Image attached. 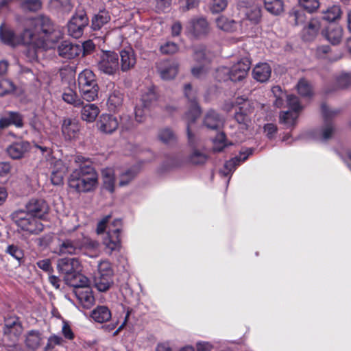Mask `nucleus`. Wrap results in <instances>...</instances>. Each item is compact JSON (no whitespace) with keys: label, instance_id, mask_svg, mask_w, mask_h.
<instances>
[{"label":"nucleus","instance_id":"obj_64","mask_svg":"<svg viewBox=\"0 0 351 351\" xmlns=\"http://www.w3.org/2000/svg\"><path fill=\"white\" fill-rule=\"evenodd\" d=\"M36 265L40 269L45 271L48 274H51L53 271L51 266V262L49 258L40 260L36 263Z\"/></svg>","mask_w":351,"mask_h":351},{"label":"nucleus","instance_id":"obj_26","mask_svg":"<svg viewBox=\"0 0 351 351\" xmlns=\"http://www.w3.org/2000/svg\"><path fill=\"white\" fill-rule=\"evenodd\" d=\"M58 254H76L80 252V242L71 239L60 240L58 248L56 251Z\"/></svg>","mask_w":351,"mask_h":351},{"label":"nucleus","instance_id":"obj_6","mask_svg":"<svg viewBox=\"0 0 351 351\" xmlns=\"http://www.w3.org/2000/svg\"><path fill=\"white\" fill-rule=\"evenodd\" d=\"M287 101L289 110L280 112L279 121L286 128H291L296 124L302 106L300 104L298 98L295 95H287Z\"/></svg>","mask_w":351,"mask_h":351},{"label":"nucleus","instance_id":"obj_27","mask_svg":"<svg viewBox=\"0 0 351 351\" xmlns=\"http://www.w3.org/2000/svg\"><path fill=\"white\" fill-rule=\"evenodd\" d=\"M189 29L192 34L196 37L206 35L209 31L207 21L203 17L194 19L191 21Z\"/></svg>","mask_w":351,"mask_h":351},{"label":"nucleus","instance_id":"obj_60","mask_svg":"<svg viewBox=\"0 0 351 351\" xmlns=\"http://www.w3.org/2000/svg\"><path fill=\"white\" fill-rule=\"evenodd\" d=\"M14 90L13 83L8 80H1L0 81V96H3Z\"/></svg>","mask_w":351,"mask_h":351},{"label":"nucleus","instance_id":"obj_16","mask_svg":"<svg viewBox=\"0 0 351 351\" xmlns=\"http://www.w3.org/2000/svg\"><path fill=\"white\" fill-rule=\"evenodd\" d=\"M108 88L110 89V93L106 102L108 109L111 112H117L122 107L123 103V94L113 83H110L108 85Z\"/></svg>","mask_w":351,"mask_h":351},{"label":"nucleus","instance_id":"obj_23","mask_svg":"<svg viewBox=\"0 0 351 351\" xmlns=\"http://www.w3.org/2000/svg\"><path fill=\"white\" fill-rule=\"evenodd\" d=\"M121 62L119 68L123 72H126L133 69L136 63V58L134 51L131 48H127L120 51Z\"/></svg>","mask_w":351,"mask_h":351},{"label":"nucleus","instance_id":"obj_36","mask_svg":"<svg viewBox=\"0 0 351 351\" xmlns=\"http://www.w3.org/2000/svg\"><path fill=\"white\" fill-rule=\"evenodd\" d=\"M321 25L318 20L312 19L306 27L303 29L302 38L306 41L312 40L317 36Z\"/></svg>","mask_w":351,"mask_h":351},{"label":"nucleus","instance_id":"obj_11","mask_svg":"<svg viewBox=\"0 0 351 351\" xmlns=\"http://www.w3.org/2000/svg\"><path fill=\"white\" fill-rule=\"evenodd\" d=\"M88 24V19L85 12L78 11L68 23V33L71 36L78 38L82 36L84 29Z\"/></svg>","mask_w":351,"mask_h":351},{"label":"nucleus","instance_id":"obj_32","mask_svg":"<svg viewBox=\"0 0 351 351\" xmlns=\"http://www.w3.org/2000/svg\"><path fill=\"white\" fill-rule=\"evenodd\" d=\"M90 317L97 323H104L109 321L112 317L110 310L106 306H97L90 313Z\"/></svg>","mask_w":351,"mask_h":351},{"label":"nucleus","instance_id":"obj_53","mask_svg":"<svg viewBox=\"0 0 351 351\" xmlns=\"http://www.w3.org/2000/svg\"><path fill=\"white\" fill-rule=\"evenodd\" d=\"M136 172L132 169H128L121 173L119 176V185L124 186L128 185L135 177Z\"/></svg>","mask_w":351,"mask_h":351},{"label":"nucleus","instance_id":"obj_41","mask_svg":"<svg viewBox=\"0 0 351 351\" xmlns=\"http://www.w3.org/2000/svg\"><path fill=\"white\" fill-rule=\"evenodd\" d=\"M99 113V109L95 104H86L83 106L81 116L82 119L87 122H93Z\"/></svg>","mask_w":351,"mask_h":351},{"label":"nucleus","instance_id":"obj_9","mask_svg":"<svg viewBox=\"0 0 351 351\" xmlns=\"http://www.w3.org/2000/svg\"><path fill=\"white\" fill-rule=\"evenodd\" d=\"M235 104L238 106L235 112V120L241 130H247L251 124L250 114L253 112L252 104L243 97H239L236 99Z\"/></svg>","mask_w":351,"mask_h":351},{"label":"nucleus","instance_id":"obj_50","mask_svg":"<svg viewBox=\"0 0 351 351\" xmlns=\"http://www.w3.org/2000/svg\"><path fill=\"white\" fill-rule=\"evenodd\" d=\"M298 93L302 97H310L312 93V87L305 79H301L297 84Z\"/></svg>","mask_w":351,"mask_h":351},{"label":"nucleus","instance_id":"obj_44","mask_svg":"<svg viewBox=\"0 0 351 351\" xmlns=\"http://www.w3.org/2000/svg\"><path fill=\"white\" fill-rule=\"evenodd\" d=\"M79 90L84 99L92 101L97 97L99 87L97 84H93L91 86L79 88Z\"/></svg>","mask_w":351,"mask_h":351},{"label":"nucleus","instance_id":"obj_1","mask_svg":"<svg viewBox=\"0 0 351 351\" xmlns=\"http://www.w3.org/2000/svg\"><path fill=\"white\" fill-rule=\"evenodd\" d=\"M59 35V32L54 29L51 20L44 16L29 19L20 36L4 24L0 26V40L12 47L23 44L32 47L33 50L28 52L32 60L37 58V49L52 48Z\"/></svg>","mask_w":351,"mask_h":351},{"label":"nucleus","instance_id":"obj_51","mask_svg":"<svg viewBox=\"0 0 351 351\" xmlns=\"http://www.w3.org/2000/svg\"><path fill=\"white\" fill-rule=\"evenodd\" d=\"M341 13V12L339 6L333 5L324 13L323 19L327 21L332 22L339 19Z\"/></svg>","mask_w":351,"mask_h":351},{"label":"nucleus","instance_id":"obj_56","mask_svg":"<svg viewBox=\"0 0 351 351\" xmlns=\"http://www.w3.org/2000/svg\"><path fill=\"white\" fill-rule=\"evenodd\" d=\"M5 252L16 260L20 261L23 257V252L17 245H8Z\"/></svg>","mask_w":351,"mask_h":351},{"label":"nucleus","instance_id":"obj_37","mask_svg":"<svg viewBox=\"0 0 351 351\" xmlns=\"http://www.w3.org/2000/svg\"><path fill=\"white\" fill-rule=\"evenodd\" d=\"M216 25L218 28L226 32H235L237 31L240 25H239L234 20L229 19L225 16H220L216 19Z\"/></svg>","mask_w":351,"mask_h":351},{"label":"nucleus","instance_id":"obj_63","mask_svg":"<svg viewBox=\"0 0 351 351\" xmlns=\"http://www.w3.org/2000/svg\"><path fill=\"white\" fill-rule=\"evenodd\" d=\"M178 51V45L173 42H167L160 46V51L164 54H173Z\"/></svg>","mask_w":351,"mask_h":351},{"label":"nucleus","instance_id":"obj_55","mask_svg":"<svg viewBox=\"0 0 351 351\" xmlns=\"http://www.w3.org/2000/svg\"><path fill=\"white\" fill-rule=\"evenodd\" d=\"M41 5L40 0H27L22 3L21 8L25 11L36 12L40 9Z\"/></svg>","mask_w":351,"mask_h":351},{"label":"nucleus","instance_id":"obj_15","mask_svg":"<svg viewBox=\"0 0 351 351\" xmlns=\"http://www.w3.org/2000/svg\"><path fill=\"white\" fill-rule=\"evenodd\" d=\"M23 332V327L16 317H10L5 319L3 332L11 341L16 342Z\"/></svg>","mask_w":351,"mask_h":351},{"label":"nucleus","instance_id":"obj_4","mask_svg":"<svg viewBox=\"0 0 351 351\" xmlns=\"http://www.w3.org/2000/svg\"><path fill=\"white\" fill-rule=\"evenodd\" d=\"M184 93L189 101V109L185 114L187 123V134L189 142L191 145H194L193 136L191 130V123L195 121L200 114V108L197 100V90L193 88L190 84L184 86Z\"/></svg>","mask_w":351,"mask_h":351},{"label":"nucleus","instance_id":"obj_61","mask_svg":"<svg viewBox=\"0 0 351 351\" xmlns=\"http://www.w3.org/2000/svg\"><path fill=\"white\" fill-rule=\"evenodd\" d=\"M148 108H145L141 104H138L136 106L134 113L136 121L138 123L143 121L148 112Z\"/></svg>","mask_w":351,"mask_h":351},{"label":"nucleus","instance_id":"obj_3","mask_svg":"<svg viewBox=\"0 0 351 351\" xmlns=\"http://www.w3.org/2000/svg\"><path fill=\"white\" fill-rule=\"evenodd\" d=\"M11 218L19 228L28 234H37L43 230V225L38 219L25 210L13 212Z\"/></svg>","mask_w":351,"mask_h":351},{"label":"nucleus","instance_id":"obj_34","mask_svg":"<svg viewBox=\"0 0 351 351\" xmlns=\"http://www.w3.org/2000/svg\"><path fill=\"white\" fill-rule=\"evenodd\" d=\"M323 34L330 43L337 45L342 39L343 29L338 25H330Z\"/></svg>","mask_w":351,"mask_h":351},{"label":"nucleus","instance_id":"obj_35","mask_svg":"<svg viewBox=\"0 0 351 351\" xmlns=\"http://www.w3.org/2000/svg\"><path fill=\"white\" fill-rule=\"evenodd\" d=\"M29 148V143L27 142H19L10 145L7 148L8 154L13 159H19Z\"/></svg>","mask_w":351,"mask_h":351},{"label":"nucleus","instance_id":"obj_20","mask_svg":"<svg viewBox=\"0 0 351 351\" xmlns=\"http://www.w3.org/2000/svg\"><path fill=\"white\" fill-rule=\"evenodd\" d=\"M157 69L162 79L169 80L177 75L178 64L174 61L164 60L158 64Z\"/></svg>","mask_w":351,"mask_h":351},{"label":"nucleus","instance_id":"obj_42","mask_svg":"<svg viewBox=\"0 0 351 351\" xmlns=\"http://www.w3.org/2000/svg\"><path fill=\"white\" fill-rule=\"evenodd\" d=\"M62 98L64 101L74 107H80L83 104L82 101L78 97L76 92L71 88H67L64 90Z\"/></svg>","mask_w":351,"mask_h":351},{"label":"nucleus","instance_id":"obj_52","mask_svg":"<svg viewBox=\"0 0 351 351\" xmlns=\"http://www.w3.org/2000/svg\"><path fill=\"white\" fill-rule=\"evenodd\" d=\"M63 339L56 335H51L48 339L46 346L43 348V351H51L56 346H62L63 344Z\"/></svg>","mask_w":351,"mask_h":351},{"label":"nucleus","instance_id":"obj_13","mask_svg":"<svg viewBox=\"0 0 351 351\" xmlns=\"http://www.w3.org/2000/svg\"><path fill=\"white\" fill-rule=\"evenodd\" d=\"M57 269L59 272L65 275L69 281L71 277L80 271L81 264L76 258H62L58 261Z\"/></svg>","mask_w":351,"mask_h":351},{"label":"nucleus","instance_id":"obj_18","mask_svg":"<svg viewBox=\"0 0 351 351\" xmlns=\"http://www.w3.org/2000/svg\"><path fill=\"white\" fill-rule=\"evenodd\" d=\"M25 210L41 219L48 213L49 206L44 199L32 198L26 204Z\"/></svg>","mask_w":351,"mask_h":351},{"label":"nucleus","instance_id":"obj_33","mask_svg":"<svg viewBox=\"0 0 351 351\" xmlns=\"http://www.w3.org/2000/svg\"><path fill=\"white\" fill-rule=\"evenodd\" d=\"M66 168L61 160H56L51 171V180L53 185H59L62 181Z\"/></svg>","mask_w":351,"mask_h":351},{"label":"nucleus","instance_id":"obj_59","mask_svg":"<svg viewBox=\"0 0 351 351\" xmlns=\"http://www.w3.org/2000/svg\"><path fill=\"white\" fill-rule=\"evenodd\" d=\"M183 162L184 160L180 156H174L166 161L165 165V169L169 170L171 169L180 167L182 165Z\"/></svg>","mask_w":351,"mask_h":351},{"label":"nucleus","instance_id":"obj_43","mask_svg":"<svg viewBox=\"0 0 351 351\" xmlns=\"http://www.w3.org/2000/svg\"><path fill=\"white\" fill-rule=\"evenodd\" d=\"M68 283L70 285L75 287V289L80 288L89 287L88 278L84 276V275L80 274L79 271L74 274V276L70 278V280L68 281Z\"/></svg>","mask_w":351,"mask_h":351},{"label":"nucleus","instance_id":"obj_49","mask_svg":"<svg viewBox=\"0 0 351 351\" xmlns=\"http://www.w3.org/2000/svg\"><path fill=\"white\" fill-rule=\"evenodd\" d=\"M156 99V94L153 88H148L141 95L140 104L145 108H149Z\"/></svg>","mask_w":351,"mask_h":351},{"label":"nucleus","instance_id":"obj_47","mask_svg":"<svg viewBox=\"0 0 351 351\" xmlns=\"http://www.w3.org/2000/svg\"><path fill=\"white\" fill-rule=\"evenodd\" d=\"M49 4L51 8L64 13L70 12L73 8L71 0H50Z\"/></svg>","mask_w":351,"mask_h":351},{"label":"nucleus","instance_id":"obj_46","mask_svg":"<svg viewBox=\"0 0 351 351\" xmlns=\"http://www.w3.org/2000/svg\"><path fill=\"white\" fill-rule=\"evenodd\" d=\"M266 10L273 14H279L283 10L282 0H263Z\"/></svg>","mask_w":351,"mask_h":351},{"label":"nucleus","instance_id":"obj_57","mask_svg":"<svg viewBox=\"0 0 351 351\" xmlns=\"http://www.w3.org/2000/svg\"><path fill=\"white\" fill-rule=\"evenodd\" d=\"M158 138L165 143L173 141L176 139L175 134L169 128L161 130L158 133Z\"/></svg>","mask_w":351,"mask_h":351},{"label":"nucleus","instance_id":"obj_24","mask_svg":"<svg viewBox=\"0 0 351 351\" xmlns=\"http://www.w3.org/2000/svg\"><path fill=\"white\" fill-rule=\"evenodd\" d=\"M80 245V252L90 258H97L101 253L99 242L90 238H84Z\"/></svg>","mask_w":351,"mask_h":351},{"label":"nucleus","instance_id":"obj_62","mask_svg":"<svg viewBox=\"0 0 351 351\" xmlns=\"http://www.w3.org/2000/svg\"><path fill=\"white\" fill-rule=\"evenodd\" d=\"M300 5L308 12H312L319 7L317 0H300Z\"/></svg>","mask_w":351,"mask_h":351},{"label":"nucleus","instance_id":"obj_12","mask_svg":"<svg viewBox=\"0 0 351 351\" xmlns=\"http://www.w3.org/2000/svg\"><path fill=\"white\" fill-rule=\"evenodd\" d=\"M252 154V150L251 149H246L241 152L239 156L232 158L224 164L223 167L219 171V173L221 176L228 178L226 180L227 184L229 182L230 177L236 167L247 160Z\"/></svg>","mask_w":351,"mask_h":351},{"label":"nucleus","instance_id":"obj_45","mask_svg":"<svg viewBox=\"0 0 351 351\" xmlns=\"http://www.w3.org/2000/svg\"><path fill=\"white\" fill-rule=\"evenodd\" d=\"M207 158L208 156L204 151L194 148L189 156V161L193 165H202Z\"/></svg>","mask_w":351,"mask_h":351},{"label":"nucleus","instance_id":"obj_40","mask_svg":"<svg viewBox=\"0 0 351 351\" xmlns=\"http://www.w3.org/2000/svg\"><path fill=\"white\" fill-rule=\"evenodd\" d=\"M110 21V15L109 12L105 10H100L92 19V28L94 30H99Z\"/></svg>","mask_w":351,"mask_h":351},{"label":"nucleus","instance_id":"obj_54","mask_svg":"<svg viewBox=\"0 0 351 351\" xmlns=\"http://www.w3.org/2000/svg\"><path fill=\"white\" fill-rule=\"evenodd\" d=\"M213 149L215 152H221L226 146L225 134L223 132L217 134L216 137L213 139Z\"/></svg>","mask_w":351,"mask_h":351},{"label":"nucleus","instance_id":"obj_39","mask_svg":"<svg viewBox=\"0 0 351 351\" xmlns=\"http://www.w3.org/2000/svg\"><path fill=\"white\" fill-rule=\"evenodd\" d=\"M77 81L79 88H86L93 84H97L95 74L92 71L88 69H85L79 74Z\"/></svg>","mask_w":351,"mask_h":351},{"label":"nucleus","instance_id":"obj_8","mask_svg":"<svg viewBox=\"0 0 351 351\" xmlns=\"http://www.w3.org/2000/svg\"><path fill=\"white\" fill-rule=\"evenodd\" d=\"M321 110L324 124L322 129L316 132L315 138L320 141H326L332 136L334 132L332 119L338 114L339 111L331 109L326 104L322 105Z\"/></svg>","mask_w":351,"mask_h":351},{"label":"nucleus","instance_id":"obj_17","mask_svg":"<svg viewBox=\"0 0 351 351\" xmlns=\"http://www.w3.org/2000/svg\"><path fill=\"white\" fill-rule=\"evenodd\" d=\"M44 341L45 336L39 330H29L24 335V344L29 351H36Z\"/></svg>","mask_w":351,"mask_h":351},{"label":"nucleus","instance_id":"obj_58","mask_svg":"<svg viewBox=\"0 0 351 351\" xmlns=\"http://www.w3.org/2000/svg\"><path fill=\"white\" fill-rule=\"evenodd\" d=\"M227 5L228 0H212L210 9L212 13H219L223 12Z\"/></svg>","mask_w":351,"mask_h":351},{"label":"nucleus","instance_id":"obj_10","mask_svg":"<svg viewBox=\"0 0 351 351\" xmlns=\"http://www.w3.org/2000/svg\"><path fill=\"white\" fill-rule=\"evenodd\" d=\"M97 66L101 72L112 75L119 69V56L113 51H104L100 56Z\"/></svg>","mask_w":351,"mask_h":351},{"label":"nucleus","instance_id":"obj_19","mask_svg":"<svg viewBox=\"0 0 351 351\" xmlns=\"http://www.w3.org/2000/svg\"><path fill=\"white\" fill-rule=\"evenodd\" d=\"M250 68V62L247 58H243L230 69V80L241 81L244 79Z\"/></svg>","mask_w":351,"mask_h":351},{"label":"nucleus","instance_id":"obj_38","mask_svg":"<svg viewBox=\"0 0 351 351\" xmlns=\"http://www.w3.org/2000/svg\"><path fill=\"white\" fill-rule=\"evenodd\" d=\"M10 125H14L17 128H21L23 125L22 116L18 112H10L8 116L0 119L1 128H5Z\"/></svg>","mask_w":351,"mask_h":351},{"label":"nucleus","instance_id":"obj_2","mask_svg":"<svg viewBox=\"0 0 351 351\" xmlns=\"http://www.w3.org/2000/svg\"><path fill=\"white\" fill-rule=\"evenodd\" d=\"M75 162L77 167L69 177V186L77 193L94 191L98 186L99 176L92 162L88 158L77 156Z\"/></svg>","mask_w":351,"mask_h":351},{"label":"nucleus","instance_id":"obj_28","mask_svg":"<svg viewBox=\"0 0 351 351\" xmlns=\"http://www.w3.org/2000/svg\"><path fill=\"white\" fill-rule=\"evenodd\" d=\"M245 19H243L240 23V27L243 30H247L248 27V21L252 24H257L261 16V9L258 6H254L245 12Z\"/></svg>","mask_w":351,"mask_h":351},{"label":"nucleus","instance_id":"obj_7","mask_svg":"<svg viewBox=\"0 0 351 351\" xmlns=\"http://www.w3.org/2000/svg\"><path fill=\"white\" fill-rule=\"evenodd\" d=\"M122 222L120 219H114L108 227L106 237L103 239L107 253L111 254L121 247L120 232Z\"/></svg>","mask_w":351,"mask_h":351},{"label":"nucleus","instance_id":"obj_25","mask_svg":"<svg viewBox=\"0 0 351 351\" xmlns=\"http://www.w3.org/2000/svg\"><path fill=\"white\" fill-rule=\"evenodd\" d=\"M102 187L104 190L113 193L116 189V174L114 169L107 167L101 170Z\"/></svg>","mask_w":351,"mask_h":351},{"label":"nucleus","instance_id":"obj_30","mask_svg":"<svg viewBox=\"0 0 351 351\" xmlns=\"http://www.w3.org/2000/svg\"><path fill=\"white\" fill-rule=\"evenodd\" d=\"M223 124V119L215 110H208L204 119V125L210 130H218Z\"/></svg>","mask_w":351,"mask_h":351},{"label":"nucleus","instance_id":"obj_5","mask_svg":"<svg viewBox=\"0 0 351 351\" xmlns=\"http://www.w3.org/2000/svg\"><path fill=\"white\" fill-rule=\"evenodd\" d=\"M112 276L111 263L106 259L100 261L94 278L95 286L97 290L101 292L108 290L113 283Z\"/></svg>","mask_w":351,"mask_h":351},{"label":"nucleus","instance_id":"obj_22","mask_svg":"<svg viewBox=\"0 0 351 351\" xmlns=\"http://www.w3.org/2000/svg\"><path fill=\"white\" fill-rule=\"evenodd\" d=\"M97 125L101 132L111 134L118 128L119 121L117 118L113 115L104 114L99 117Z\"/></svg>","mask_w":351,"mask_h":351},{"label":"nucleus","instance_id":"obj_31","mask_svg":"<svg viewBox=\"0 0 351 351\" xmlns=\"http://www.w3.org/2000/svg\"><path fill=\"white\" fill-rule=\"evenodd\" d=\"M75 294L80 303L84 308H89L95 302V298L90 287L76 289Z\"/></svg>","mask_w":351,"mask_h":351},{"label":"nucleus","instance_id":"obj_21","mask_svg":"<svg viewBox=\"0 0 351 351\" xmlns=\"http://www.w3.org/2000/svg\"><path fill=\"white\" fill-rule=\"evenodd\" d=\"M80 125L76 119L71 118L64 119L62 124V134L66 140H73L78 136Z\"/></svg>","mask_w":351,"mask_h":351},{"label":"nucleus","instance_id":"obj_14","mask_svg":"<svg viewBox=\"0 0 351 351\" xmlns=\"http://www.w3.org/2000/svg\"><path fill=\"white\" fill-rule=\"evenodd\" d=\"M57 51L62 58L72 60L77 58L82 53V49L78 44L64 40L58 45Z\"/></svg>","mask_w":351,"mask_h":351},{"label":"nucleus","instance_id":"obj_29","mask_svg":"<svg viewBox=\"0 0 351 351\" xmlns=\"http://www.w3.org/2000/svg\"><path fill=\"white\" fill-rule=\"evenodd\" d=\"M271 74V69L267 63H258L252 71L254 79L260 82H267L269 79Z\"/></svg>","mask_w":351,"mask_h":351},{"label":"nucleus","instance_id":"obj_48","mask_svg":"<svg viewBox=\"0 0 351 351\" xmlns=\"http://www.w3.org/2000/svg\"><path fill=\"white\" fill-rule=\"evenodd\" d=\"M351 84V74L346 72H342L335 77V88L342 89L348 87Z\"/></svg>","mask_w":351,"mask_h":351}]
</instances>
